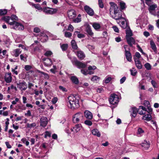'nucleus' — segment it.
Instances as JSON below:
<instances>
[{
    "mask_svg": "<svg viewBox=\"0 0 159 159\" xmlns=\"http://www.w3.org/2000/svg\"><path fill=\"white\" fill-rule=\"evenodd\" d=\"M68 99L70 105H68V106L71 109H76L79 107L80 105L79 100L75 97L73 95H70L68 97Z\"/></svg>",
    "mask_w": 159,
    "mask_h": 159,
    "instance_id": "1",
    "label": "nucleus"
},
{
    "mask_svg": "<svg viewBox=\"0 0 159 159\" xmlns=\"http://www.w3.org/2000/svg\"><path fill=\"white\" fill-rule=\"evenodd\" d=\"M84 118L83 114L82 113H77L73 116V121L75 123L82 122L83 121Z\"/></svg>",
    "mask_w": 159,
    "mask_h": 159,
    "instance_id": "2",
    "label": "nucleus"
},
{
    "mask_svg": "<svg viewBox=\"0 0 159 159\" xmlns=\"http://www.w3.org/2000/svg\"><path fill=\"white\" fill-rule=\"evenodd\" d=\"M110 12L111 15H112L116 12L119 11V8L116 4L112 2H110Z\"/></svg>",
    "mask_w": 159,
    "mask_h": 159,
    "instance_id": "3",
    "label": "nucleus"
},
{
    "mask_svg": "<svg viewBox=\"0 0 159 159\" xmlns=\"http://www.w3.org/2000/svg\"><path fill=\"white\" fill-rule=\"evenodd\" d=\"M119 96L115 94H111L109 99V102L112 105L117 104L119 102Z\"/></svg>",
    "mask_w": 159,
    "mask_h": 159,
    "instance_id": "4",
    "label": "nucleus"
},
{
    "mask_svg": "<svg viewBox=\"0 0 159 159\" xmlns=\"http://www.w3.org/2000/svg\"><path fill=\"white\" fill-rule=\"evenodd\" d=\"M12 26L11 28L15 30H23L24 28V27L22 24L16 21L14 22L13 25Z\"/></svg>",
    "mask_w": 159,
    "mask_h": 159,
    "instance_id": "5",
    "label": "nucleus"
},
{
    "mask_svg": "<svg viewBox=\"0 0 159 159\" xmlns=\"http://www.w3.org/2000/svg\"><path fill=\"white\" fill-rule=\"evenodd\" d=\"M57 11V9L49 8L45 7L43 9V11L46 14H53L56 13Z\"/></svg>",
    "mask_w": 159,
    "mask_h": 159,
    "instance_id": "6",
    "label": "nucleus"
},
{
    "mask_svg": "<svg viewBox=\"0 0 159 159\" xmlns=\"http://www.w3.org/2000/svg\"><path fill=\"white\" fill-rule=\"evenodd\" d=\"M74 60L73 61L72 60V62L73 64L76 65L79 68H85L86 66V65L82 63V62L78 61L75 57L74 58Z\"/></svg>",
    "mask_w": 159,
    "mask_h": 159,
    "instance_id": "7",
    "label": "nucleus"
},
{
    "mask_svg": "<svg viewBox=\"0 0 159 159\" xmlns=\"http://www.w3.org/2000/svg\"><path fill=\"white\" fill-rule=\"evenodd\" d=\"M142 147L144 150H148L150 147V143L149 141L145 140L141 144Z\"/></svg>",
    "mask_w": 159,
    "mask_h": 159,
    "instance_id": "8",
    "label": "nucleus"
},
{
    "mask_svg": "<svg viewBox=\"0 0 159 159\" xmlns=\"http://www.w3.org/2000/svg\"><path fill=\"white\" fill-rule=\"evenodd\" d=\"M111 16L115 19L119 20L124 18L122 17V13L119 12H116Z\"/></svg>",
    "mask_w": 159,
    "mask_h": 159,
    "instance_id": "9",
    "label": "nucleus"
},
{
    "mask_svg": "<svg viewBox=\"0 0 159 159\" xmlns=\"http://www.w3.org/2000/svg\"><path fill=\"white\" fill-rule=\"evenodd\" d=\"M48 122V119L46 117L43 116L40 119V125L43 127L46 126Z\"/></svg>",
    "mask_w": 159,
    "mask_h": 159,
    "instance_id": "10",
    "label": "nucleus"
},
{
    "mask_svg": "<svg viewBox=\"0 0 159 159\" xmlns=\"http://www.w3.org/2000/svg\"><path fill=\"white\" fill-rule=\"evenodd\" d=\"M68 15L70 19H73L76 16L75 11L73 9L69 10L68 12Z\"/></svg>",
    "mask_w": 159,
    "mask_h": 159,
    "instance_id": "11",
    "label": "nucleus"
},
{
    "mask_svg": "<svg viewBox=\"0 0 159 159\" xmlns=\"http://www.w3.org/2000/svg\"><path fill=\"white\" fill-rule=\"evenodd\" d=\"M84 9L86 12L90 16H93L94 15V12L93 10L90 8L89 6L86 5L84 7Z\"/></svg>",
    "mask_w": 159,
    "mask_h": 159,
    "instance_id": "12",
    "label": "nucleus"
},
{
    "mask_svg": "<svg viewBox=\"0 0 159 159\" xmlns=\"http://www.w3.org/2000/svg\"><path fill=\"white\" fill-rule=\"evenodd\" d=\"M17 87L22 90H25L27 88V84L25 82L17 83Z\"/></svg>",
    "mask_w": 159,
    "mask_h": 159,
    "instance_id": "13",
    "label": "nucleus"
},
{
    "mask_svg": "<svg viewBox=\"0 0 159 159\" xmlns=\"http://www.w3.org/2000/svg\"><path fill=\"white\" fill-rule=\"evenodd\" d=\"M126 20L125 17L122 18L121 20L117 21V23L120 25V26L124 29L125 28L127 27V25L125 23V21Z\"/></svg>",
    "mask_w": 159,
    "mask_h": 159,
    "instance_id": "14",
    "label": "nucleus"
},
{
    "mask_svg": "<svg viewBox=\"0 0 159 159\" xmlns=\"http://www.w3.org/2000/svg\"><path fill=\"white\" fill-rule=\"evenodd\" d=\"M84 116L85 118L89 120H91L93 118L92 113L87 110H85L84 112Z\"/></svg>",
    "mask_w": 159,
    "mask_h": 159,
    "instance_id": "15",
    "label": "nucleus"
},
{
    "mask_svg": "<svg viewBox=\"0 0 159 159\" xmlns=\"http://www.w3.org/2000/svg\"><path fill=\"white\" fill-rule=\"evenodd\" d=\"M4 80L7 83H10L12 80L11 73L9 72L6 73L4 77Z\"/></svg>",
    "mask_w": 159,
    "mask_h": 159,
    "instance_id": "16",
    "label": "nucleus"
},
{
    "mask_svg": "<svg viewBox=\"0 0 159 159\" xmlns=\"http://www.w3.org/2000/svg\"><path fill=\"white\" fill-rule=\"evenodd\" d=\"M21 50L20 49L17 48L14 49L11 52V54L12 56L15 57H18L21 53Z\"/></svg>",
    "mask_w": 159,
    "mask_h": 159,
    "instance_id": "17",
    "label": "nucleus"
},
{
    "mask_svg": "<svg viewBox=\"0 0 159 159\" xmlns=\"http://www.w3.org/2000/svg\"><path fill=\"white\" fill-rule=\"evenodd\" d=\"M2 19L11 25H13V23L14 22V21H12L11 20V17L9 16H4L2 18Z\"/></svg>",
    "mask_w": 159,
    "mask_h": 159,
    "instance_id": "18",
    "label": "nucleus"
},
{
    "mask_svg": "<svg viewBox=\"0 0 159 159\" xmlns=\"http://www.w3.org/2000/svg\"><path fill=\"white\" fill-rule=\"evenodd\" d=\"M149 6L148 10L149 12L152 14L154 12H153V11L155 10L156 8L157 7V5L156 4H154L152 5L150 4Z\"/></svg>",
    "mask_w": 159,
    "mask_h": 159,
    "instance_id": "19",
    "label": "nucleus"
},
{
    "mask_svg": "<svg viewBox=\"0 0 159 159\" xmlns=\"http://www.w3.org/2000/svg\"><path fill=\"white\" fill-rule=\"evenodd\" d=\"M126 39L128 44L132 46L133 44H134L135 43L134 39L131 37H126Z\"/></svg>",
    "mask_w": 159,
    "mask_h": 159,
    "instance_id": "20",
    "label": "nucleus"
},
{
    "mask_svg": "<svg viewBox=\"0 0 159 159\" xmlns=\"http://www.w3.org/2000/svg\"><path fill=\"white\" fill-rule=\"evenodd\" d=\"M82 126L81 124L76 125L75 126L71 129V131L77 133L82 128Z\"/></svg>",
    "mask_w": 159,
    "mask_h": 159,
    "instance_id": "21",
    "label": "nucleus"
},
{
    "mask_svg": "<svg viewBox=\"0 0 159 159\" xmlns=\"http://www.w3.org/2000/svg\"><path fill=\"white\" fill-rule=\"evenodd\" d=\"M146 111V108L142 106H140L138 109V112L140 115H142L145 114Z\"/></svg>",
    "mask_w": 159,
    "mask_h": 159,
    "instance_id": "22",
    "label": "nucleus"
},
{
    "mask_svg": "<svg viewBox=\"0 0 159 159\" xmlns=\"http://www.w3.org/2000/svg\"><path fill=\"white\" fill-rule=\"evenodd\" d=\"M85 30L86 32L91 37H93V35L94 33L92 32V30L89 25H87V26Z\"/></svg>",
    "mask_w": 159,
    "mask_h": 159,
    "instance_id": "23",
    "label": "nucleus"
},
{
    "mask_svg": "<svg viewBox=\"0 0 159 159\" xmlns=\"http://www.w3.org/2000/svg\"><path fill=\"white\" fill-rule=\"evenodd\" d=\"M44 65L47 66H50L52 64V61L49 58H44L43 59Z\"/></svg>",
    "mask_w": 159,
    "mask_h": 159,
    "instance_id": "24",
    "label": "nucleus"
},
{
    "mask_svg": "<svg viewBox=\"0 0 159 159\" xmlns=\"http://www.w3.org/2000/svg\"><path fill=\"white\" fill-rule=\"evenodd\" d=\"M129 112H131V114L133 116L135 117L138 112V110L137 108L135 107H132Z\"/></svg>",
    "mask_w": 159,
    "mask_h": 159,
    "instance_id": "25",
    "label": "nucleus"
},
{
    "mask_svg": "<svg viewBox=\"0 0 159 159\" xmlns=\"http://www.w3.org/2000/svg\"><path fill=\"white\" fill-rule=\"evenodd\" d=\"M135 63L137 67L139 69L142 68V66L138 58L134 59Z\"/></svg>",
    "mask_w": 159,
    "mask_h": 159,
    "instance_id": "26",
    "label": "nucleus"
},
{
    "mask_svg": "<svg viewBox=\"0 0 159 159\" xmlns=\"http://www.w3.org/2000/svg\"><path fill=\"white\" fill-rule=\"evenodd\" d=\"M92 133L93 135L96 136L98 137L101 136L100 132L97 129H94L92 130Z\"/></svg>",
    "mask_w": 159,
    "mask_h": 159,
    "instance_id": "27",
    "label": "nucleus"
},
{
    "mask_svg": "<svg viewBox=\"0 0 159 159\" xmlns=\"http://www.w3.org/2000/svg\"><path fill=\"white\" fill-rule=\"evenodd\" d=\"M150 44L151 45V47L152 49L155 53H157V47L155 43L152 40H151L150 41Z\"/></svg>",
    "mask_w": 159,
    "mask_h": 159,
    "instance_id": "28",
    "label": "nucleus"
},
{
    "mask_svg": "<svg viewBox=\"0 0 159 159\" xmlns=\"http://www.w3.org/2000/svg\"><path fill=\"white\" fill-rule=\"evenodd\" d=\"M92 26L94 29L97 31H98L101 28V25L100 24L95 22L93 23Z\"/></svg>",
    "mask_w": 159,
    "mask_h": 159,
    "instance_id": "29",
    "label": "nucleus"
},
{
    "mask_svg": "<svg viewBox=\"0 0 159 159\" xmlns=\"http://www.w3.org/2000/svg\"><path fill=\"white\" fill-rule=\"evenodd\" d=\"M77 55L78 57L81 60L83 59L85 57V55L83 52L81 51L77 52Z\"/></svg>",
    "mask_w": 159,
    "mask_h": 159,
    "instance_id": "30",
    "label": "nucleus"
},
{
    "mask_svg": "<svg viewBox=\"0 0 159 159\" xmlns=\"http://www.w3.org/2000/svg\"><path fill=\"white\" fill-rule=\"evenodd\" d=\"M142 119L144 120L147 121H150L152 119V116L151 114H146L143 116Z\"/></svg>",
    "mask_w": 159,
    "mask_h": 159,
    "instance_id": "31",
    "label": "nucleus"
},
{
    "mask_svg": "<svg viewBox=\"0 0 159 159\" xmlns=\"http://www.w3.org/2000/svg\"><path fill=\"white\" fill-rule=\"evenodd\" d=\"M126 58L128 61H131V56L130 52L126 50H125V52Z\"/></svg>",
    "mask_w": 159,
    "mask_h": 159,
    "instance_id": "32",
    "label": "nucleus"
},
{
    "mask_svg": "<svg viewBox=\"0 0 159 159\" xmlns=\"http://www.w3.org/2000/svg\"><path fill=\"white\" fill-rule=\"evenodd\" d=\"M42 49L41 46L38 45V46H36L34 48L33 51L32 52L34 54L36 52H40Z\"/></svg>",
    "mask_w": 159,
    "mask_h": 159,
    "instance_id": "33",
    "label": "nucleus"
},
{
    "mask_svg": "<svg viewBox=\"0 0 159 159\" xmlns=\"http://www.w3.org/2000/svg\"><path fill=\"white\" fill-rule=\"evenodd\" d=\"M71 80L75 84H78L79 83L78 79L75 76L71 77Z\"/></svg>",
    "mask_w": 159,
    "mask_h": 159,
    "instance_id": "34",
    "label": "nucleus"
},
{
    "mask_svg": "<svg viewBox=\"0 0 159 159\" xmlns=\"http://www.w3.org/2000/svg\"><path fill=\"white\" fill-rule=\"evenodd\" d=\"M31 5L33 7H34L35 8L38 9V10H42V8L40 7L39 4H34L33 3H31Z\"/></svg>",
    "mask_w": 159,
    "mask_h": 159,
    "instance_id": "35",
    "label": "nucleus"
},
{
    "mask_svg": "<svg viewBox=\"0 0 159 159\" xmlns=\"http://www.w3.org/2000/svg\"><path fill=\"white\" fill-rule=\"evenodd\" d=\"M71 45L72 48L75 50L77 49L78 47L75 41L72 40L71 41Z\"/></svg>",
    "mask_w": 159,
    "mask_h": 159,
    "instance_id": "36",
    "label": "nucleus"
},
{
    "mask_svg": "<svg viewBox=\"0 0 159 159\" xmlns=\"http://www.w3.org/2000/svg\"><path fill=\"white\" fill-rule=\"evenodd\" d=\"M144 133V131L141 128L138 129L137 134L139 136H141Z\"/></svg>",
    "mask_w": 159,
    "mask_h": 159,
    "instance_id": "37",
    "label": "nucleus"
},
{
    "mask_svg": "<svg viewBox=\"0 0 159 159\" xmlns=\"http://www.w3.org/2000/svg\"><path fill=\"white\" fill-rule=\"evenodd\" d=\"M119 5L120 7V8L121 10H124L126 7V6L125 2L122 1L120 2Z\"/></svg>",
    "mask_w": 159,
    "mask_h": 159,
    "instance_id": "38",
    "label": "nucleus"
},
{
    "mask_svg": "<svg viewBox=\"0 0 159 159\" xmlns=\"http://www.w3.org/2000/svg\"><path fill=\"white\" fill-rule=\"evenodd\" d=\"M81 15L79 14L77 18L73 20V21L75 23H79L81 21V19L80 18Z\"/></svg>",
    "mask_w": 159,
    "mask_h": 159,
    "instance_id": "39",
    "label": "nucleus"
},
{
    "mask_svg": "<svg viewBox=\"0 0 159 159\" xmlns=\"http://www.w3.org/2000/svg\"><path fill=\"white\" fill-rule=\"evenodd\" d=\"M100 79V78L99 77H98L97 76L95 75L93 76L92 78L91 79V80L93 81L94 82H97Z\"/></svg>",
    "mask_w": 159,
    "mask_h": 159,
    "instance_id": "40",
    "label": "nucleus"
},
{
    "mask_svg": "<svg viewBox=\"0 0 159 159\" xmlns=\"http://www.w3.org/2000/svg\"><path fill=\"white\" fill-rule=\"evenodd\" d=\"M36 126V124L35 123H33L32 124L27 123L26 124V126L27 128H34Z\"/></svg>",
    "mask_w": 159,
    "mask_h": 159,
    "instance_id": "41",
    "label": "nucleus"
},
{
    "mask_svg": "<svg viewBox=\"0 0 159 159\" xmlns=\"http://www.w3.org/2000/svg\"><path fill=\"white\" fill-rule=\"evenodd\" d=\"M89 119L86 120L84 122V124L88 126L92 125L93 124L92 122Z\"/></svg>",
    "mask_w": 159,
    "mask_h": 159,
    "instance_id": "42",
    "label": "nucleus"
},
{
    "mask_svg": "<svg viewBox=\"0 0 159 159\" xmlns=\"http://www.w3.org/2000/svg\"><path fill=\"white\" fill-rule=\"evenodd\" d=\"M7 13V9H0V15H4L6 14Z\"/></svg>",
    "mask_w": 159,
    "mask_h": 159,
    "instance_id": "43",
    "label": "nucleus"
},
{
    "mask_svg": "<svg viewBox=\"0 0 159 159\" xmlns=\"http://www.w3.org/2000/svg\"><path fill=\"white\" fill-rule=\"evenodd\" d=\"M61 47L63 51H65L68 47V45L67 44H64L61 45Z\"/></svg>",
    "mask_w": 159,
    "mask_h": 159,
    "instance_id": "44",
    "label": "nucleus"
},
{
    "mask_svg": "<svg viewBox=\"0 0 159 159\" xmlns=\"http://www.w3.org/2000/svg\"><path fill=\"white\" fill-rule=\"evenodd\" d=\"M78 34L77 37L79 38H83L85 36L84 34H80L79 32L77 31H75V34Z\"/></svg>",
    "mask_w": 159,
    "mask_h": 159,
    "instance_id": "45",
    "label": "nucleus"
},
{
    "mask_svg": "<svg viewBox=\"0 0 159 159\" xmlns=\"http://www.w3.org/2000/svg\"><path fill=\"white\" fill-rule=\"evenodd\" d=\"M144 66L145 68L148 70H150L151 69V66L148 63L145 64Z\"/></svg>",
    "mask_w": 159,
    "mask_h": 159,
    "instance_id": "46",
    "label": "nucleus"
},
{
    "mask_svg": "<svg viewBox=\"0 0 159 159\" xmlns=\"http://www.w3.org/2000/svg\"><path fill=\"white\" fill-rule=\"evenodd\" d=\"M130 71L131 72V74L133 76L135 75L137 73V71L134 68H132L130 70Z\"/></svg>",
    "mask_w": 159,
    "mask_h": 159,
    "instance_id": "47",
    "label": "nucleus"
},
{
    "mask_svg": "<svg viewBox=\"0 0 159 159\" xmlns=\"http://www.w3.org/2000/svg\"><path fill=\"white\" fill-rule=\"evenodd\" d=\"M21 141L25 143L26 146H28L29 144V141L26 140V139L24 138L21 139Z\"/></svg>",
    "mask_w": 159,
    "mask_h": 159,
    "instance_id": "48",
    "label": "nucleus"
},
{
    "mask_svg": "<svg viewBox=\"0 0 159 159\" xmlns=\"http://www.w3.org/2000/svg\"><path fill=\"white\" fill-rule=\"evenodd\" d=\"M111 80V77L107 76L105 80H104V81L106 84H107Z\"/></svg>",
    "mask_w": 159,
    "mask_h": 159,
    "instance_id": "49",
    "label": "nucleus"
},
{
    "mask_svg": "<svg viewBox=\"0 0 159 159\" xmlns=\"http://www.w3.org/2000/svg\"><path fill=\"white\" fill-rule=\"evenodd\" d=\"M52 54V52L50 51H47L46 52L44 55L47 57H49Z\"/></svg>",
    "mask_w": 159,
    "mask_h": 159,
    "instance_id": "50",
    "label": "nucleus"
},
{
    "mask_svg": "<svg viewBox=\"0 0 159 159\" xmlns=\"http://www.w3.org/2000/svg\"><path fill=\"white\" fill-rule=\"evenodd\" d=\"M11 17V20L12 21H14L13 20H18V17L15 15H12Z\"/></svg>",
    "mask_w": 159,
    "mask_h": 159,
    "instance_id": "51",
    "label": "nucleus"
},
{
    "mask_svg": "<svg viewBox=\"0 0 159 159\" xmlns=\"http://www.w3.org/2000/svg\"><path fill=\"white\" fill-rule=\"evenodd\" d=\"M39 73L43 75L45 79H48L49 78V76L47 74L43 72H40Z\"/></svg>",
    "mask_w": 159,
    "mask_h": 159,
    "instance_id": "52",
    "label": "nucleus"
},
{
    "mask_svg": "<svg viewBox=\"0 0 159 159\" xmlns=\"http://www.w3.org/2000/svg\"><path fill=\"white\" fill-rule=\"evenodd\" d=\"M143 105L145 107H149L150 106L149 102L146 100H145L144 101Z\"/></svg>",
    "mask_w": 159,
    "mask_h": 159,
    "instance_id": "53",
    "label": "nucleus"
},
{
    "mask_svg": "<svg viewBox=\"0 0 159 159\" xmlns=\"http://www.w3.org/2000/svg\"><path fill=\"white\" fill-rule=\"evenodd\" d=\"M64 35L66 37L69 38L71 36L72 34L69 32H66L65 33Z\"/></svg>",
    "mask_w": 159,
    "mask_h": 159,
    "instance_id": "54",
    "label": "nucleus"
},
{
    "mask_svg": "<svg viewBox=\"0 0 159 159\" xmlns=\"http://www.w3.org/2000/svg\"><path fill=\"white\" fill-rule=\"evenodd\" d=\"M20 59L25 61H26V57H25L23 54H21L20 56Z\"/></svg>",
    "mask_w": 159,
    "mask_h": 159,
    "instance_id": "55",
    "label": "nucleus"
},
{
    "mask_svg": "<svg viewBox=\"0 0 159 159\" xmlns=\"http://www.w3.org/2000/svg\"><path fill=\"white\" fill-rule=\"evenodd\" d=\"M98 5L101 8H102L104 7V5L102 0H98Z\"/></svg>",
    "mask_w": 159,
    "mask_h": 159,
    "instance_id": "56",
    "label": "nucleus"
},
{
    "mask_svg": "<svg viewBox=\"0 0 159 159\" xmlns=\"http://www.w3.org/2000/svg\"><path fill=\"white\" fill-rule=\"evenodd\" d=\"M74 29V27L71 25H70L68 28L67 30L70 31H73Z\"/></svg>",
    "mask_w": 159,
    "mask_h": 159,
    "instance_id": "57",
    "label": "nucleus"
},
{
    "mask_svg": "<svg viewBox=\"0 0 159 159\" xmlns=\"http://www.w3.org/2000/svg\"><path fill=\"white\" fill-rule=\"evenodd\" d=\"M81 72L82 74L85 75L88 74V71L87 70L82 69L81 70Z\"/></svg>",
    "mask_w": 159,
    "mask_h": 159,
    "instance_id": "58",
    "label": "nucleus"
},
{
    "mask_svg": "<svg viewBox=\"0 0 159 159\" xmlns=\"http://www.w3.org/2000/svg\"><path fill=\"white\" fill-rule=\"evenodd\" d=\"M31 68V66L30 65H26L25 67V69L27 71L30 70Z\"/></svg>",
    "mask_w": 159,
    "mask_h": 159,
    "instance_id": "59",
    "label": "nucleus"
},
{
    "mask_svg": "<svg viewBox=\"0 0 159 159\" xmlns=\"http://www.w3.org/2000/svg\"><path fill=\"white\" fill-rule=\"evenodd\" d=\"M147 108L148 109L147 111L150 114H151L152 113V109L150 107V106L149 107H147Z\"/></svg>",
    "mask_w": 159,
    "mask_h": 159,
    "instance_id": "60",
    "label": "nucleus"
},
{
    "mask_svg": "<svg viewBox=\"0 0 159 159\" xmlns=\"http://www.w3.org/2000/svg\"><path fill=\"white\" fill-rule=\"evenodd\" d=\"M40 31V29L38 27H35L34 29V32L36 33H38Z\"/></svg>",
    "mask_w": 159,
    "mask_h": 159,
    "instance_id": "61",
    "label": "nucleus"
},
{
    "mask_svg": "<svg viewBox=\"0 0 159 159\" xmlns=\"http://www.w3.org/2000/svg\"><path fill=\"white\" fill-rule=\"evenodd\" d=\"M126 78L124 76L120 80V82L121 84H123Z\"/></svg>",
    "mask_w": 159,
    "mask_h": 159,
    "instance_id": "62",
    "label": "nucleus"
},
{
    "mask_svg": "<svg viewBox=\"0 0 159 159\" xmlns=\"http://www.w3.org/2000/svg\"><path fill=\"white\" fill-rule=\"evenodd\" d=\"M86 47L90 50H93L94 48L93 46L90 45H88Z\"/></svg>",
    "mask_w": 159,
    "mask_h": 159,
    "instance_id": "63",
    "label": "nucleus"
},
{
    "mask_svg": "<svg viewBox=\"0 0 159 159\" xmlns=\"http://www.w3.org/2000/svg\"><path fill=\"white\" fill-rule=\"evenodd\" d=\"M57 98L56 97H55L52 99V102L53 104H55L57 102Z\"/></svg>",
    "mask_w": 159,
    "mask_h": 159,
    "instance_id": "64",
    "label": "nucleus"
}]
</instances>
